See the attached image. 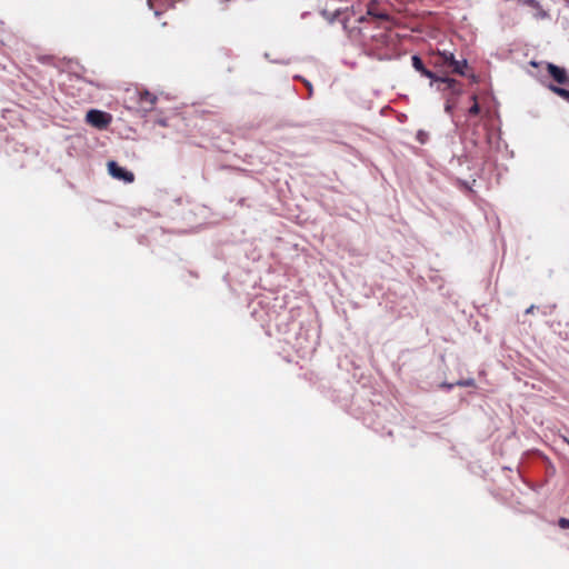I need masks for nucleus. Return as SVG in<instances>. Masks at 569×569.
Here are the masks:
<instances>
[{
	"instance_id": "7",
	"label": "nucleus",
	"mask_w": 569,
	"mask_h": 569,
	"mask_svg": "<svg viewBox=\"0 0 569 569\" xmlns=\"http://www.w3.org/2000/svg\"><path fill=\"white\" fill-rule=\"evenodd\" d=\"M550 89L557 93L558 96H560L561 98L566 99L567 101H569V91L566 90V89H562V88H559V87H556V86H550Z\"/></svg>"
},
{
	"instance_id": "15",
	"label": "nucleus",
	"mask_w": 569,
	"mask_h": 569,
	"mask_svg": "<svg viewBox=\"0 0 569 569\" xmlns=\"http://www.w3.org/2000/svg\"><path fill=\"white\" fill-rule=\"evenodd\" d=\"M442 81H446L449 83V86H451L455 81L452 79H442Z\"/></svg>"
},
{
	"instance_id": "9",
	"label": "nucleus",
	"mask_w": 569,
	"mask_h": 569,
	"mask_svg": "<svg viewBox=\"0 0 569 569\" xmlns=\"http://www.w3.org/2000/svg\"><path fill=\"white\" fill-rule=\"evenodd\" d=\"M533 9H535V11H537L536 17L547 18V12L545 10H542L540 6H539V8H533Z\"/></svg>"
},
{
	"instance_id": "16",
	"label": "nucleus",
	"mask_w": 569,
	"mask_h": 569,
	"mask_svg": "<svg viewBox=\"0 0 569 569\" xmlns=\"http://www.w3.org/2000/svg\"><path fill=\"white\" fill-rule=\"evenodd\" d=\"M565 441L568 442V445H569V440L568 439L565 438Z\"/></svg>"
},
{
	"instance_id": "8",
	"label": "nucleus",
	"mask_w": 569,
	"mask_h": 569,
	"mask_svg": "<svg viewBox=\"0 0 569 569\" xmlns=\"http://www.w3.org/2000/svg\"><path fill=\"white\" fill-rule=\"evenodd\" d=\"M533 9H535V11H537L536 17L547 18V12L545 10H542L540 6H539V8H533Z\"/></svg>"
},
{
	"instance_id": "11",
	"label": "nucleus",
	"mask_w": 569,
	"mask_h": 569,
	"mask_svg": "<svg viewBox=\"0 0 569 569\" xmlns=\"http://www.w3.org/2000/svg\"><path fill=\"white\" fill-rule=\"evenodd\" d=\"M559 526L563 529H568L569 528V519H566V518H561L559 520Z\"/></svg>"
},
{
	"instance_id": "1",
	"label": "nucleus",
	"mask_w": 569,
	"mask_h": 569,
	"mask_svg": "<svg viewBox=\"0 0 569 569\" xmlns=\"http://www.w3.org/2000/svg\"><path fill=\"white\" fill-rule=\"evenodd\" d=\"M86 120L92 127H96L98 129H104L111 122L112 117L107 112L92 109L87 112Z\"/></svg>"
},
{
	"instance_id": "13",
	"label": "nucleus",
	"mask_w": 569,
	"mask_h": 569,
	"mask_svg": "<svg viewBox=\"0 0 569 569\" xmlns=\"http://www.w3.org/2000/svg\"><path fill=\"white\" fill-rule=\"evenodd\" d=\"M458 385H460V386H471L472 385V380L461 381V382H458Z\"/></svg>"
},
{
	"instance_id": "10",
	"label": "nucleus",
	"mask_w": 569,
	"mask_h": 569,
	"mask_svg": "<svg viewBox=\"0 0 569 569\" xmlns=\"http://www.w3.org/2000/svg\"><path fill=\"white\" fill-rule=\"evenodd\" d=\"M522 2L531 8H539V3L536 0H523Z\"/></svg>"
},
{
	"instance_id": "14",
	"label": "nucleus",
	"mask_w": 569,
	"mask_h": 569,
	"mask_svg": "<svg viewBox=\"0 0 569 569\" xmlns=\"http://www.w3.org/2000/svg\"><path fill=\"white\" fill-rule=\"evenodd\" d=\"M535 309V306H530L527 310H526V313H532Z\"/></svg>"
},
{
	"instance_id": "6",
	"label": "nucleus",
	"mask_w": 569,
	"mask_h": 569,
	"mask_svg": "<svg viewBox=\"0 0 569 569\" xmlns=\"http://www.w3.org/2000/svg\"><path fill=\"white\" fill-rule=\"evenodd\" d=\"M412 66L417 71H420L423 76H426L430 79H433V73L430 72L429 70L425 69L423 63L419 57H417V56L412 57Z\"/></svg>"
},
{
	"instance_id": "3",
	"label": "nucleus",
	"mask_w": 569,
	"mask_h": 569,
	"mask_svg": "<svg viewBox=\"0 0 569 569\" xmlns=\"http://www.w3.org/2000/svg\"><path fill=\"white\" fill-rule=\"evenodd\" d=\"M445 63L452 69L453 72L459 74H465V69L467 67L466 60L459 61L456 60L453 54L445 53L443 56Z\"/></svg>"
},
{
	"instance_id": "2",
	"label": "nucleus",
	"mask_w": 569,
	"mask_h": 569,
	"mask_svg": "<svg viewBox=\"0 0 569 569\" xmlns=\"http://www.w3.org/2000/svg\"><path fill=\"white\" fill-rule=\"evenodd\" d=\"M108 171L113 178L118 180H123L124 182H132L134 180L133 173L118 166L116 161L108 162Z\"/></svg>"
},
{
	"instance_id": "4",
	"label": "nucleus",
	"mask_w": 569,
	"mask_h": 569,
	"mask_svg": "<svg viewBox=\"0 0 569 569\" xmlns=\"http://www.w3.org/2000/svg\"><path fill=\"white\" fill-rule=\"evenodd\" d=\"M548 71L550 76L560 84H563L568 81L566 70L562 68H559L552 63L548 64Z\"/></svg>"
},
{
	"instance_id": "12",
	"label": "nucleus",
	"mask_w": 569,
	"mask_h": 569,
	"mask_svg": "<svg viewBox=\"0 0 569 569\" xmlns=\"http://www.w3.org/2000/svg\"><path fill=\"white\" fill-rule=\"evenodd\" d=\"M479 110H480V108H479L478 103L476 102V103H475V104L469 109V113H470V114H478V113H479Z\"/></svg>"
},
{
	"instance_id": "5",
	"label": "nucleus",
	"mask_w": 569,
	"mask_h": 569,
	"mask_svg": "<svg viewBox=\"0 0 569 569\" xmlns=\"http://www.w3.org/2000/svg\"><path fill=\"white\" fill-rule=\"evenodd\" d=\"M156 100H157L156 96L151 94L148 91H144V92L140 93V108L144 112H149L153 108Z\"/></svg>"
}]
</instances>
